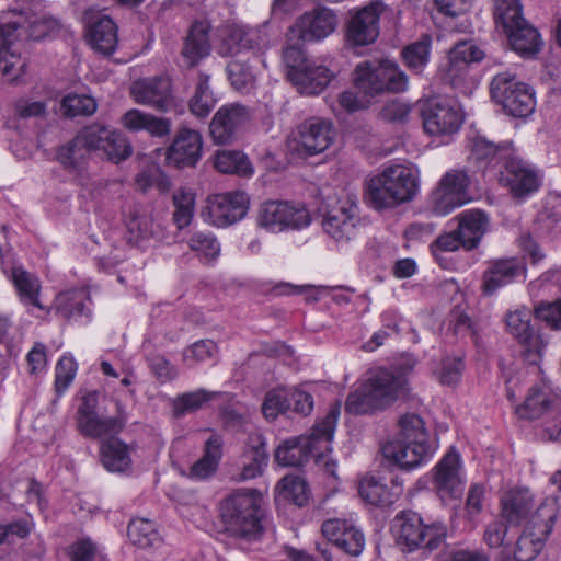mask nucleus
<instances>
[{
  "instance_id": "1",
  "label": "nucleus",
  "mask_w": 561,
  "mask_h": 561,
  "mask_svg": "<svg viewBox=\"0 0 561 561\" xmlns=\"http://www.w3.org/2000/svg\"><path fill=\"white\" fill-rule=\"evenodd\" d=\"M417 192V169L412 165L392 164L367 181L365 198L371 208L385 210L411 202Z\"/></svg>"
},
{
  "instance_id": "2",
  "label": "nucleus",
  "mask_w": 561,
  "mask_h": 561,
  "mask_svg": "<svg viewBox=\"0 0 561 561\" xmlns=\"http://www.w3.org/2000/svg\"><path fill=\"white\" fill-rule=\"evenodd\" d=\"M340 405L331 407L327 415L311 430L310 435L287 439L275 451V460L284 467H299L310 457L321 458L332 450Z\"/></svg>"
},
{
  "instance_id": "3",
  "label": "nucleus",
  "mask_w": 561,
  "mask_h": 561,
  "mask_svg": "<svg viewBox=\"0 0 561 561\" xmlns=\"http://www.w3.org/2000/svg\"><path fill=\"white\" fill-rule=\"evenodd\" d=\"M399 428L398 438L382 446V455L401 469L410 470L421 466L434 453L427 443L424 421L417 414L408 413L400 417Z\"/></svg>"
},
{
  "instance_id": "4",
  "label": "nucleus",
  "mask_w": 561,
  "mask_h": 561,
  "mask_svg": "<svg viewBox=\"0 0 561 561\" xmlns=\"http://www.w3.org/2000/svg\"><path fill=\"white\" fill-rule=\"evenodd\" d=\"M261 494L256 490H240L220 503L225 530L232 536L254 539L262 534Z\"/></svg>"
},
{
  "instance_id": "5",
  "label": "nucleus",
  "mask_w": 561,
  "mask_h": 561,
  "mask_svg": "<svg viewBox=\"0 0 561 561\" xmlns=\"http://www.w3.org/2000/svg\"><path fill=\"white\" fill-rule=\"evenodd\" d=\"M354 84L365 95L375 96L382 93H401L408 89L409 79L400 67L388 59L362 61L354 71Z\"/></svg>"
},
{
  "instance_id": "6",
  "label": "nucleus",
  "mask_w": 561,
  "mask_h": 561,
  "mask_svg": "<svg viewBox=\"0 0 561 561\" xmlns=\"http://www.w3.org/2000/svg\"><path fill=\"white\" fill-rule=\"evenodd\" d=\"M391 529L397 543L408 551L417 548L434 551L446 538V528L443 524L424 525L422 518L411 511L398 514Z\"/></svg>"
},
{
  "instance_id": "7",
  "label": "nucleus",
  "mask_w": 561,
  "mask_h": 561,
  "mask_svg": "<svg viewBox=\"0 0 561 561\" xmlns=\"http://www.w3.org/2000/svg\"><path fill=\"white\" fill-rule=\"evenodd\" d=\"M557 515V503L552 499H546L536 508L516 541L513 552L516 561H531L537 557L552 531Z\"/></svg>"
},
{
  "instance_id": "8",
  "label": "nucleus",
  "mask_w": 561,
  "mask_h": 561,
  "mask_svg": "<svg viewBox=\"0 0 561 561\" xmlns=\"http://www.w3.org/2000/svg\"><path fill=\"white\" fill-rule=\"evenodd\" d=\"M284 59L288 68L287 77L301 94H320L333 78L328 67L306 58L296 47H287Z\"/></svg>"
},
{
  "instance_id": "9",
  "label": "nucleus",
  "mask_w": 561,
  "mask_h": 561,
  "mask_svg": "<svg viewBox=\"0 0 561 561\" xmlns=\"http://www.w3.org/2000/svg\"><path fill=\"white\" fill-rule=\"evenodd\" d=\"M490 93L493 101L514 117H527L536 106L533 90L516 80L508 71L497 73L491 81Z\"/></svg>"
},
{
  "instance_id": "10",
  "label": "nucleus",
  "mask_w": 561,
  "mask_h": 561,
  "mask_svg": "<svg viewBox=\"0 0 561 561\" xmlns=\"http://www.w3.org/2000/svg\"><path fill=\"white\" fill-rule=\"evenodd\" d=\"M360 224L358 198L354 193H344L339 197L336 204L327 210L322 219L324 232L341 244H346L357 237Z\"/></svg>"
},
{
  "instance_id": "11",
  "label": "nucleus",
  "mask_w": 561,
  "mask_h": 561,
  "mask_svg": "<svg viewBox=\"0 0 561 561\" xmlns=\"http://www.w3.org/2000/svg\"><path fill=\"white\" fill-rule=\"evenodd\" d=\"M334 137L330 121L312 117L300 123L288 139V149L299 158L325 151Z\"/></svg>"
},
{
  "instance_id": "12",
  "label": "nucleus",
  "mask_w": 561,
  "mask_h": 561,
  "mask_svg": "<svg viewBox=\"0 0 561 561\" xmlns=\"http://www.w3.org/2000/svg\"><path fill=\"white\" fill-rule=\"evenodd\" d=\"M470 176L463 169H453L440 179L431 195L432 210L438 216L450 214L469 202Z\"/></svg>"
},
{
  "instance_id": "13",
  "label": "nucleus",
  "mask_w": 561,
  "mask_h": 561,
  "mask_svg": "<svg viewBox=\"0 0 561 561\" xmlns=\"http://www.w3.org/2000/svg\"><path fill=\"white\" fill-rule=\"evenodd\" d=\"M386 5L380 0H374L367 5L351 11L346 24V41L353 46H367L379 36V20Z\"/></svg>"
},
{
  "instance_id": "14",
  "label": "nucleus",
  "mask_w": 561,
  "mask_h": 561,
  "mask_svg": "<svg viewBox=\"0 0 561 561\" xmlns=\"http://www.w3.org/2000/svg\"><path fill=\"white\" fill-rule=\"evenodd\" d=\"M337 24V14L333 9L317 5L297 18L289 30L301 42H320L333 34Z\"/></svg>"
},
{
  "instance_id": "15",
  "label": "nucleus",
  "mask_w": 561,
  "mask_h": 561,
  "mask_svg": "<svg viewBox=\"0 0 561 561\" xmlns=\"http://www.w3.org/2000/svg\"><path fill=\"white\" fill-rule=\"evenodd\" d=\"M424 130L433 136L456 133L463 121L459 108L447 100H427L421 110Z\"/></svg>"
},
{
  "instance_id": "16",
  "label": "nucleus",
  "mask_w": 561,
  "mask_h": 561,
  "mask_svg": "<svg viewBox=\"0 0 561 561\" xmlns=\"http://www.w3.org/2000/svg\"><path fill=\"white\" fill-rule=\"evenodd\" d=\"M251 117L252 112L245 105L240 103L222 105L215 113L209 124V131L214 141L219 145L232 142Z\"/></svg>"
},
{
  "instance_id": "17",
  "label": "nucleus",
  "mask_w": 561,
  "mask_h": 561,
  "mask_svg": "<svg viewBox=\"0 0 561 561\" xmlns=\"http://www.w3.org/2000/svg\"><path fill=\"white\" fill-rule=\"evenodd\" d=\"M526 263L519 257L495 259L488 262L482 274L481 290L485 296L494 295L499 289L517 279L525 280Z\"/></svg>"
},
{
  "instance_id": "18",
  "label": "nucleus",
  "mask_w": 561,
  "mask_h": 561,
  "mask_svg": "<svg viewBox=\"0 0 561 561\" xmlns=\"http://www.w3.org/2000/svg\"><path fill=\"white\" fill-rule=\"evenodd\" d=\"M88 129L87 140L101 158L118 163L131 156L133 147L123 133L100 124L89 125Z\"/></svg>"
},
{
  "instance_id": "19",
  "label": "nucleus",
  "mask_w": 561,
  "mask_h": 561,
  "mask_svg": "<svg viewBox=\"0 0 561 561\" xmlns=\"http://www.w3.org/2000/svg\"><path fill=\"white\" fill-rule=\"evenodd\" d=\"M130 94L137 104L165 113L173 105L171 80L164 76L144 78L135 81Z\"/></svg>"
},
{
  "instance_id": "20",
  "label": "nucleus",
  "mask_w": 561,
  "mask_h": 561,
  "mask_svg": "<svg viewBox=\"0 0 561 561\" xmlns=\"http://www.w3.org/2000/svg\"><path fill=\"white\" fill-rule=\"evenodd\" d=\"M249 197L234 191L216 194L207 198V211L214 226L227 227L241 220L248 213Z\"/></svg>"
},
{
  "instance_id": "21",
  "label": "nucleus",
  "mask_w": 561,
  "mask_h": 561,
  "mask_svg": "<svg viewBox=\"0 0 561 561\" xmlns=\"http://www.w3.org/2000/svg\"><path fill=\"white\" fill-rule=\"evenodd\" d=\"M323 536L345 553L357 557L365 547V536L351 519L329 518L322 523Z\"/></svg>"
},
{
  "instance_id": "22",
  "label": "nucleus",
  "mask_w": 561,
  "mask_h": 561,
  "mask_svg": "<svg viewBox=\"0 0 561 561\" xmlns=\"http://www.w3.org/2000/svg\"><path fill=\"white\" fill-rule=\"evenodd\" d=\"M15 22L0 24V73L8 82H18L25 72L26 62L13 46L18 39Z\"/></svg>"
},
{
  "instance_id": "23",
  "label": "nucleus",
  "mask_w": 561,
  "mask_h": 561,
  "mask_svg": "<svg viewBox=\"0 0 561 561\" xmlns=\"http://www.w3.org/2000/svg\"><path fill=\"white\" fill-rule=\"evenodd\" d=\"M203 140L197 130L180 128L167 150L168 164L182 169L194 167L202 157Z\"/></svg>"
},
{
  "instance_id": "24",
  "label": "nucleus",
  "mask_w": 561,
  "mask_h": 561,
  "mask_svg": "<svg viewBox=\"0 0 561 561\" xmlns=\"http://www.w3.org/2000/svg\"><path fill=\"white\" fill-rule=\"evenodd\" d=\"M2 271L11 278L15 290L18 293L20 301L25 306H32L41 310L44 306L41 304V282L38 277L22 266H15L11 259L10 253H4L0 249Z\"/></svg>"
},
{
  "instance_id": "25",
  "label": "nucleus",
  "mask_w": 561,
  "mask_h": 561,
  "mask_svg": "<svg viewBox=\"0 0 561 561\" xmlns=\"http://www.w3.org/2000/svg\"><path fill=\"white\" fill-rule=\"evenodd\" d=\"M267 22L260 25L250 26L244 24H232L228 27L225 38L227 54L236 55L243 50H250L254 54L261 53L267 47Z\"/></svg>"
},
{
  "instance_id": "26",
  "label": "nucleus",
  "mask_w": 561,
  "mask_h": 561,
  "mask_svg": "<svg viewBox=\"0 0 561 561\" xmlns=\"http://www.w3.org/2000/svg\"><path fill=\"white\" fill-rule=\"evenodd\" d=\"M460 455L451 449L435 467L434 485L439 496L458 499L463 492Z\"/></svg>"
},
{
  "instance_id": "27",
  "label": "nucleus",
  "mask_w": 561,
  "mask_h": 561,
  "mask_svg": "<svg viewBox=\"0 0 561 561\" xmlns=\"http://www.w3.org/2000/svg\"><path fill=\"white\" fill-rule=\"evenodd\" d=\"M501 174V181L510 187L514 197L523 198L539 188L536 170L522 159L510 158Z\"/></svg>"
},
{
  "instance_id": "28",
  "label": "nucleus",
  "mask_w": 561,
  "mask_h": 561,
  "mask_svg": "<svg viewBox=\"0 0 561 561\" xmlns=\"http://www.w3.org/2000/svg\"><path fill=\"white\" fill-rule=\"evenodd\" d=\"M382 409L387 408L407 392V380L400 373L378 368L365 381Z\"/></svg>"
},
{
  "instance_id": "29",
  "label": "nucleus",
  "mask_w": 561,
  "mask_h": 561,
  "mask_svg": "<svg viewBox=\"0 0 561 561\" xmlns=\"http://www.w3.org/2000/svg\"><path fill=\"white\" fill-rule=\"evenodd\" d=\"M117 25L108 16L92 14L87 16V36L91 47L103 56H111L117 48Z\"/></svg>"
},
{
  "instance_id": "30",
  "label": "nucleus",
  "mask_w": 561,
  "mask_h": 561,
  "mask_svg": "<svg viewBox=\"0 0 561 561\" xmlns=\"http://www.w3.org/2000/svg\"><path fill=\"white\" fill-rule=\"evenodd\" d=\"M88 134L87 126L72 140L58 149L57 160L69 173L80 175L84 171L89 154L94 149L93 145L87 140Z\"/></svg>"
},
{
  "instance_id": "31",
  "label": "nucleus",
  "mask_w": 561,
  "mask_h": 561,
  "mask_svg": "<svg viewBox=\"0 0 561 561\" xmlns=\"http://www.w3.org/2000/svg\"><path fill=\"white\" fill-rule=\"evenodd\" d=\"M560 405V397L549 386H535L529 389L525 402L516 407V413L522 419L535 420L559 410Z\"/></svg>"
},
{
  "instance_id": "32",
  "label": "nucleus",
  "mask_w": 561,
  "mask_h": 561,
  "mask_svg": "<svg viewBox=\"0 0 561 561\" xmlns=\"http://www.w3.org/2000/svg\"><path fill=\"white\" fill-rule=\"evenodd\" d=\"M502 516L511 525H519L527 522L536 513L534 510V496L526 488L507 491L502 500Z\"/></svg>"
},
{
  "instance_id": "33",
  "label": "nucleus",
  "mask_w": 561,
  "mask_h": 561,
  "mask_svg": "<svg viewBox=\"0 0 561 561\" xmlns=\"http://www.w3.org/2000/svg\"><path fill=\"white\" fill-rule=\"evenodd\" d=\"M115 405L116 416L103 417L95 413L84 421H80L77 424L80 433L90 438H101L119 433L124 428L127 417L122 402L116 401Z\"/></svg>"
},
{
  "instance_id": "34",
  "label": "nucleus",
  "mask_w": 561,
  "mask_h": 561,
  "mask_svg": "<svg viewBox=\"0 0 561 561\" xmlns=\"http://www.w3.org/2000/svg\"><path fill=\"white\" fill-rule=\"evenodd\" d=\"M209 25L207 22H195L185 37L182 57L188 67H195L210 53Z\"/></svg>"
},
{
  "instance_id": "35",
  "label": "nucleus",
  "mask_w": 561,
  "mask_h": 561,
  "mask_svg": "<svg viewBox=\"0 0 561 561\" xmlns=\"http://www.w3.org/2000/svg\"><path fill=\"white\" fill-rule=\"evenodd\" d=\"M458 219V232L465 241V249L477 248L489 229V217L480 209H469L460 213Z\"/></svg>"
},
{
  "instance_id": "36",
  "label": "nucleus",
  "mask_w": 561,
  "mask_h": 561,
  "mask_svg": "<svg viewBox=\"0 0 561 561\" xmlns=\"http://www.w3.org/2000/svg\"><path fill=\"white\" fill-rule=\"evenodd\" d=\"M127 239L135 245H141L145 241L156 239L165 241L168 239L164 227L156 222L150 215L130 214L127 222Z\"/></svg>"
},
{
  "instance_id": "37",
  "label": "nucleus",
  "mask_w": 561,
  "mask_h": 561,
  "mask_svg": "<svg viewBox=\"0 0 561 561\" xmlns=\"http://www.w3.org/2000/svg\"><path fill=\"white\" fill-rule=\"evenodd\" d=\"M531 313L527 309H517L506 314V327L528 352H540L541 341L530 325Z\"/></svg>"
},
{
  "instance_id": "38",
  "label": "nucleus",
  "mask_w": 561,
  "mask_h": 561,
  "mask_svg": "<svg viewBox=\"0 0 561 561\" xmlns=\"http://www.w3.org/2000/svg\"><path fill=\"white\" fill-rule=\"evenodd\" d=\"M122 123L128 130H146L153 137H163L171 131V121L169 118L157 117L137 108L127 111L123 115Z\"/></svg>"
},
{
  "instance_id": "39",
  "label": "nucleus",
  "mask_w": 561,
  "mask_h": 561,
  "mask_svg": "<svg viewBox=\"0 0 561 561\" xmlns=\"http://www.w3.org/2000/svg\"><path fill=\"white\" fill-rule=\"evenodd\" d=\"M510 45L520 56L531 57L536 55L542 45L540 34L537 28L530 25L526 20L512 26L504 32Z\"/></svg>"
},
{
  "instance_id": "40",
  "label": "nucleus",
  "mask_w": 561,
  "mask_h": 561,
  "mask_svg": "<svg viewBox=\"0 0 561 561\" xmlns=\"http://www.w3.org/2000/svg\"><path fill=\"white\" fill-rule=\"evenodd\" d=\"M90 301V294L83 288L70 289L58 294L55 298V309L65 319H77L90 317V309L87 302Z\"/></svg>"
},
{
  "instance_id": "41",
  "label": "nucleus",
  "mask_w": 561,
  "mask_h": 561,
  "mask_svg": "<svg viewBox=\"0 0 561 561\" xmlns=\"http://www.w3.org/2000/svg\"><path fill=\"white\" fill-rule=\"evenodd\" d=\"M222 438L213 434L205 443L203 457L191 467V477L204 480L213 476L222 457Z\"/></svg>"
},
{
  "instance_id": "42",
  "label": "nucleus",
  "mask_w": 561,
  "mask_h": 561,
  "mask_svg": "<svg viewBox=\"0 0 561 561\" xmlns=\"http://www.w3.org/2000/svg\"><path fill=\"white\" fill-rule=\"evenodd\" d=\"M484 53L472 42H460L449 53L448 73L451 79L462 77L472 62L483 59Z\"/></svg>"
},
{
  "instance_id": "43",
  "label": "nucleus",
  "mask_w": 561,
  "mask_h": 561,
  "mask_svg": "<svg viewBox=\"0 0 561 561\" xmlns=\"http://www.w3.org/2000/svg\"><path fill=\"white\" fill-rule=\"evenodd\" d=\"M508 151V148L505 146H499L489 141L485 137L476 136L471 140L470 159L480 169H486L506 159Z\"/></svg>"
},
{
  "instance_id": "44",
  "label": "nucleus",
  "mask_w": 561,
  "mask_h": 561,
  "mask_svg": "<svg viewBox=\"0 0 561 561\" xmlns=\"http://www.w3.org/2000/svg\"><path fill=\"white\" fill-rule=\"evenodd\" d=\"M103 466L112 472H124L130 468L128 446L118 438H111L101 445Z\"/></svg>"
},
{
  "instance_id": "45",
  "label": "nucleus",
  "mask_w": 561,
  "mask_h": 561,
  "mask_svg": "<svg viewBox=\"0 0 561 561\" xmlns=\"http://www.w3.org/2000/svg\"><path fill=\"white\" fill-rule=\"evenodd\" d=\"M358 492L365 502L376 506H389L393 504L400 495L398 485L389 489L375 478L363 480L359 484Z\"/></svg>"
},
{
  "instance_id": "46",
  "label": "nucleus",
  "mask_w": 561,
  "mask_h": 561,
  "mask_svg": "<svg viewBox=\"0 0 561 561\" xmlns=\"http://www.w3.org/2000/svg\"><path fill=\"white\" fill-rule=\"evenodd\" d=\"M309 492L304 479L295 476L284 477L275 488V502H290L299 507L307 504Z\"/></svg>"
},
{
  "instance_id": "47",
  "label": "nucleus",
  "mask_w": 561,
  "mask_h": 561,
  "mask_svg": "<svg viewBox=\"0 0 561 561\" xmlns=\"http://www.w3.org/2000/svg\"><path fill=\"white\" fill-rule=\"evenodd\" d=\"M127 535L133 545L139 548H150L161 542V537L152 520L135 518L130 520Z\"/></svg>"
},
{
  "instance_id": "48",
  "label": "nucleus",
  "mask_w": 561,
  "mask_h": 561,
  "mask_svg": "<svg viewBox=\"0 0 561 561\" xmlns=\"http://www.w3.org/2000/svg\"><path fill=\"white\" fill-rule=\"evenodd\" d=\"M381 410L378 399L366 382L352 391L345 402V411L351 414H368Z\"/></svg>"
},
{
  "instance_id": "49",
  "label": "nucleus",
  "mask_w": 561,
  "mask_h": 561,
  "mask_svg": "<svg viewBox=\"0 0 561 561\" xmlns=\"http://www.w3.org/2000/svg\"><path fill=\"white\" fill-rule=\"evenodd\" d=\"M215 167L221 173L241 176H250L253 173L249 159L240 151L222 150L218 152L215 159Z\"/></svg>"
},
{
  "instance_id": "50",
  "label": "nucleus",
  "mask_w": 561,
  "mask_h": 561,
  "mask_svg": "<svg viewBox=\"0 0 561 561\" xmlns=\"http://www.w3.org/2000/svg\"><path fill=\"white\" fill-rule=\"evenodd\" d=\"M286 210L285 202L268 201L263 203L257 215L259 226L273 233L284 232Z\"/></svg>"
},
{
  "instance_id": "51",
  "label": "nucleus",
  "mask_w": 561,
  "mask_h": 561,
  "mask_svg": "<svg viewBox=\"0 0 561 561\" xmlns=\"http://www.w3.org/2000/svg\"><path fill=\"white\" fill-rule=\"evenodd\" d=\"M216 99L209 88V76L199 73L195 93L190 101V111L198 117H206L216 104Z\"/></svg>"
},
{
  "instance_id": "52",
  "label": "nucleus",
  "mask_w": 561,
  "mask_h": 561,
  "mask_svg": "<svg viewBox=\"0 0 561 561\" xmlns=\"http://www.w3.org/2000/svg\"><path fill=\"white\" fill-rule=\"evenodd\" d=\"M494 19L504 32L524 21L520 0H496Z\"/></svg>"
},
{
  "instance_id": "53",
  "label": "nucleus",
  "mask_w": 561,
  "mask_h": 561,
  "mask_svg": "<svg viewBox=\"0 0 561 561\" xmlns=\"http://www.w3.org/2000/svg\"><path fill=\"white\" fill-rule=\"evenodd\" d=\"M430 51L431 39L428 36H424L420 41L407 46L402 51V56L410 69L421 73L428 62Z\"/></svg>"
},
{
  "instance_id": "54",
  "label": "nucleus",
  "mask_w": 561,
  "mask_h": 561,
  "mask_svg": "<svg viewBox=\"0 0 561 561\" xmlns=\"http://www.w3.org/2000/svg\"><path fill=\"white\" fill-rule=\"evenodd\" d=\"M175 210L173 221L179 229H183L191 224L194 214V195L191 192L179 190L173 195Z\"/></svg>"
},
{
  "instance_id": "55",
  "label": "nucleus",
  "mask_w": 561,
  "mask_h": 561,
  "mask_svg": "<svg viewBox=\"0 0 561 561\" xmlns=\"http://www.w3.org/2000/svg\"><path fill=\"white\" fill-rule=\"evenodd\" d=\"M290 410L288 390L278 388L266 393L262 411L267 420H275L279 414Z\"/></svg>"
},
{
  "instance_id": "56",
  "label": "nucleus",
  "mask_w": 561,
  "mask_h": 561,
  "mask_svg": "<svg viewBox=\"0 0 561 561\" xmlns=\"http://www.w3.org/2000/svg\"><path fill=\"white\" fill-rule=\"evenodd\" d=\"M192 251L198 252L205 260H215L220 253V244L210 232L196 231L188 239Z\"/></svg>"
},
{
  "instance_id": "57",
  "label": "nucleus",
  "mask_w": 561,
  "mask_h": 561,
  "mask_svg": "<svg viewBox=\"0 0 561 561\" xmlns=\"http://www.w3.org/2000/svg\"><path fill=\"white\" fill-rule=\"evenodd\" d=\"M227 73L232 87L238 91H248L254 85L255 75L244 61H230L227 66Z\"/></svg>"
},
{
  "instance_id": "58",
  "label": "nucleus",
  "mask_w": 561,
  "mask_h": 561,
  "mask_svg": "<svg viewBox=\"0 0 561 561\" xmlns=\"http://www.w3.org/2000/svg\"><path fill=\"white\" fill-rule=\"evenodd\" d=\"M213 398V394L199 389L179 396L174 402V413L182 416L199 410L206 402Z\"/></svg>"
},
{
  "instance_id": "59",
  "label": "nucleus",
  "mask_w": 561,
  "mask_h": 561,
  "mask_svg": "<svg viewBox=\"0 0 561 561\" xmlns=\"http://www.w3.org/2000/svg\"><path fill=\"white\" fill-rule=\"evenodd\" d=\"M65 115L75 117L80 115H91L96 111V102L88 95H68L61 103Z\"/></svg>"
},
{
  "instance_id": "60",
  "label": "nucleus",
  "mask_w": 561,
  "mask_h": 561,
  "mask_svg": "<svg viewBox=\"0 0 561 561\" xmlns=\"http://www.w3.org/2000/svg\"><path fill=\"white\" fill-rule=\"evenodd\" d=\"M267 459L268 456L264 448V443H261L260 446L252 449L250 462L244 465L236 480L247 481L261 476L267 465Z\"/></svg>"
},
{
  "instance_id": "61",
  "label": "nucleus",
  "mask_w": 561,
  "mask_h": 561,
  "mask_svg": "<svg viewBox=\"0 0 561 561\" xmlns=\"http://www.w3.org/2000/svg\"><path fill=\"white\" fill-rule=\"evenodd\" d=\"M465 368L463 360L458 357H445L442 359L440 368L436 371L439 382L444 386H454L459 382Z\"/></svg>"
},
{
  "instance_id": "62",
  "label": "nucleus",
  "mask_w": 561,
  "mask_h": 561,
  "mask_svg": "<svg viewBox=\"0 0 561 561\" xmlns=\"http://www.w3.org/2000/svg\"><path fill=\"white\" fill-rule=\"evenodd\" d=\"M284 231L301 230L311 222L309 210L302 205L285 202Z\"/></svg>"
},
{
  "instance_id": "63",
  "label": "nucleus",
  "mask_w": 561,
  "mask_h": 561,
  "mask_svg": "<svg viewBox=\"0 0 561 561\" xmlns=\"http://www.w3.org/2000/svg\"><path fill=\"white\" fill-rule=\"evenodd\" d=\"M217 352V345L211 340H201L195 342L183 352V359L188 366L207 360Z\"/></svg>"
},
{
  "instance_id": "64",
  "label": "nucleus",
  "mask_w": 561,
  "mask_h": 561,
  "mask_svg": "<svg viewBox=\"0 0 561 561\" xmlns=\"http://www.w3.org/2000/svg\"><path fill=\"white\" fill-rule=\"evenodd\" d=\"M69 556L71 561H105L104 556L90 539L75 542L70 547Z\"/></svg>"
}]
</instances>
